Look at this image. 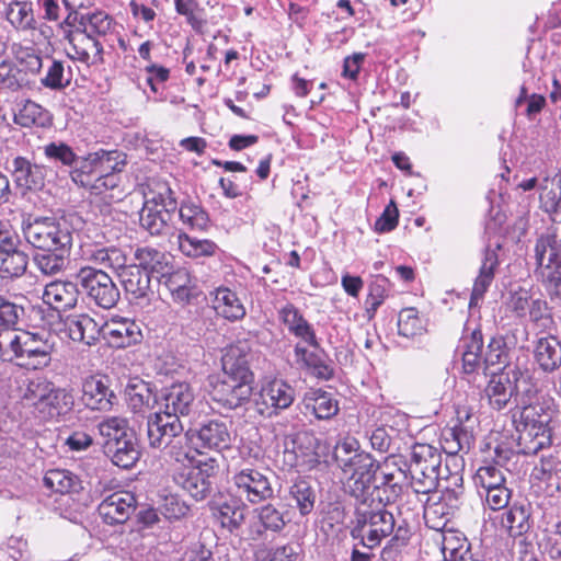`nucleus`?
<instances>
[{"mask_svg": "<svg viewBox=\"0 0 561 561\" xmlns=\"http://www.w3.org/2000/svg\"><path fill=\"white\" fill-rule=\"evenodd\" d=\"M530 388L523 390L518 407L511 408L512 423L517 433L518 453L533 456L552 443L550 423L553 410L547 402L533 401Z\"/></svg>", "mask_w": 561, "mask_h": 561, "instance_id": "1", "label": "nucleus"}, {"mask_svg": "<svg viewBox=\"0 0 561 561\" xmlns=\"http://www.w3.org/2000/svg\"><path fill=\"white\" fill-rule=\"evenodd\" d=\"M385 506L369 504L355 508L350 535L353 540H358L365 549L379 547L382 539L393 535L397 530L394 516Z\"/></svg>", "mask_w": 561, "mask_h": 561, "instance_id": "2", "label": "nucleus"}, {"mask_svg": "<svg viewBox=\"0 0 561 561\" xmlns=\"http://www.w3.org/2000/svg\"><path fill=\"white\" fill-rule=\"evenodd\" d=\"M22 232L26 242L39 251L72 248V231L64 218L30 215L22 221Z\"/></svg>", "mask_w": 561, "mask_h": 561, "instance_id": "3", "label": "nucleus"}, {"mask_svg": "<svg viewBox=\"0 0 561 561\" xmlns=\"http://www.w3.org/2000/svg\"><path fill=\"white\" fill-rule=\"evenodd\" d=\"M9 336V346L18 366L36 370L50 365L55 344L50 342L49 334L21 331Z\"/></svg>", "mask_w": 561, "mask_h": 561, "instance_id": "4", "label": "nucleus"}, {"mask_svg": "<svg viewBox=\"0 0 561 561\" xmlns=\"http://www.w3.org/2000/svg\"><path fill=\"white\" fill-rule=\"evenodd\" d=\"M554 239L541 234L536 239L534 257L535 276L551 299L561 298V252L553 248Z\"/></svg>", "mask_w": 561, "mask_h": 561, "instance_id": "5", "label": "nucleus"}, {"mask_svg": "<svg viewBox=\"0 0 561 561\" xmlns=\"http://www.w3.org/2000/svg\"><path fill=\"white\" fill-rule=\"evenodd\" d=\"M440 454L431 445L415 444L411 462H407L405 473L410 474L417 493L435 490L442 476Z\"/></svg>", "mask_w": 561, "mask_h": 561, "instance_id": "6", "label": "nucleus"}, {"mask_svg": "<svg viewBox=\"0 0 561 561\" xmlns=\"http://www.w3.org/2000/svg\"><path fill=\"white\" fill-rule=\"evenodd\" d=\"M75 278L80 284L81 294L96 307L108 310L121 299V291L112 277L101 268L90 265L80 267Z\"/></svg>", "mask_w": 561, "mask_h": 561, "instance_id": "7", "label": "nucleus"}, {"mask_svg": "<svg viewBox=\"0 0 561 561\" xmlns=\"http://www.w3.org/2000/svg\"><path fill=\"white\" fill-rule=\"evenodd\" d=\"M407 460L402 456H389L377 472L373 504L387 505L396 502L408 481Z\"/></svg>", "mask_w": 561, "mask_h": 561, "instance_id": "8", "label": "nucleus"}, {"mask_svg": "<svg viewBox=\"0 0 561 561\" xmlns=\"http://www.w3.org/2000/svg\"><path fill=\"white\" fill-rule=\"evenodd\" d=\"M218 470L219 463L213 457L191 460L190 467L175 477V482L194 500L203 501L211 494Z\"/></svg>", "mask_w": 561, "mask_h": 561, "instance_id": "9", "label": "nucleus"}, {"mask_svg": "<svg viewBox=\"0 0 561 561\" xmlns=\"http://www.w3.org/2000/svg\"><path fill=\"white\" fill-rule=\"evenodd\" d=\"M42 58L34 51H25L16 61L2 59L0 61V90L15 92L31 88L36 75L42 69Z\"/></svg>", "mask_w": 561, "mask_h": 561, "instance_id": "10", "label": "nucleus"}, {"mask_svg": "<svg viewBox=\"0 0 561 561\" xmlns=\"http://www.w3.org/2000/svg\"><path fill=\"white\" fill-rule=\"evenodd\" d=\"M522 373L517 368L510 371L493 374L485 388L489 403L493 410L502 411L512 402L518 407L522 400L520 385L528 386L525 380H520Z\"/></svg>", "mask_w": 561, "mask_h": 561, "instance_id": "11", "label": "nucleus"}, {"mask_svg": "<svg viewBox=\"0 0 561 561\" xmlns=\"http://www.w3.org/2000/svg\"><path fill=\"white\" fill-rule=\"evenodd\" d=\"M209 386L210 399L226 410H237L252 401V381L217 376Z\"/></svg>", "mask_w": 561, "mask_h": 561, "instance_id": "12", "label": "nucleus"}, {"mask_svg": "<svg viewBox=\"0 0 561 561\" xmlns=\"http://www.w3.org/2000/svg\"><path fill=\"white\" fill-rule=\"evenodd\" d=\"M271 476L257 469L244 468L232 477L237 494L250 504H259L274 497Z\"/></svg>", "mask_w": 561, "mask_h": 561, "instance_id": "13", "label": "nucleus"}, {"mask_svg": "<svg viewBox=\"0 0 561 561\" xmlns=\"http://www.w3.org/2000/svg\"><path fill=\"white\" fill-rule=\"evenodd\" d=\"M380 463L369 455L364 457L355 468H352L345 488L351 496L358 503V506L373 504L375 483Z\"/></svg>", "mask_w": 561, "mask_h": 561, "instance_id": "14", "label": "nucleus"}, {"mask_svg": "<svg viewBox=\"0 0 561 561\" xmlns=\"http://www.w3.org/2000/svg\"><path fill=\"white\" fill-rule=\"evenodd\" d=\"M294 400V388L283 380L275 379L261 388L260 392L253 398V404L260 415L272 417L279 410L289 408Z\"/></svg>", "mask_w": 561, "mask_h": 561, "instance_id": "15", "label": "nucleus"}, {"mask_svg": "<svg viewBox=\"0 0 561 561\" xmlns=\"http://www.w3.org/2000/svg\"><path fill=\"white\" fill-rule=\"evenodd\" d=\"M196 394L191 383L173 382L161 390L160 411L178 417L188 416L196 408Z\"/></svg>", "mask_w": 561, "mask_h": 561, "instance_id": "16", "label": "nucleus"}, {"mask_svg": "<svg viewBox=\"0 0 561 561\" xmlns=\"http://www.w3.org/2000/svg\"><path fill=\"white\" fill-rule=\"evenodd\" d=\"M209 508L221 527L231 534L238 531L245 522L247 504L237 492L219 493L209 501Z\"/></svg>", "mask_w": 561, "mask_h": 561, "instance_id": "17", "label": "nucleus"}, {"mask_svg": "<svg viewBox=\"0 0 561 561\" xmlns=\"http://www.w3.org/2000/svg\"><path fill=\"white\" fill-rule=\"evenodd\" d=\"M187 437H191V442L197 439V446L217 453L230 448L232 443L229 424L220 419L206 420L197 427L188 428Z\"/></svg>", "mask_w": 561, "mask_h": 561, "instance_id": "18", "label": "nucleus"}, {"mask_svg": "<svg viewBox=\"0 0 561 561\" xmlns=\"http://www.w3.org/2000/svg\"><path fill=\"white\" fill-rule=\"evenodd\" d=\"M252 358L253 354L247 341H238L228 346L221 357V376L254 382V374L250 368Z\"/></svg>", "mask_w": 561, "mask_h": 561, "instance_id": "19", "label": "nucleus"}, {"mask_svg": "<svg viewBox=\"0 0 561 561\" xmlns=\"http://www.w3.org/2000/svg\"><path fill=\"white\" fill-rule=\"evenodd\" d=\"M184 426L180 419L157 411L147 417V438L151 448L159 449L171 444L172 438L182 434Z\"/></svg>", "mask_w": 561, "mask_h": 561, "instance_id": "20", "label": "nucleus"}, {"mask_svg": "<svg viewBox=\"0 0 561 561\" xmlns=\"http://www.w3.org/2000/svg\"><path fill=\"white\" fill-rule=\"evenodd\" d=\"M103 337L113 348H127L142 341L140 325L131 319L113 317L104 325Z\"/></svg>", "mask_w": 561, "mask_h": 561, "instance_id": "21", "label": "nucleus"}, {"mask_svg": "<svg viewBox=\"0 0 561 561\" xmlns=\"http://www.w3.org/2000/svg\"><path fill=\"white\" fill-rule=\"evenodd\" d=\"M82 404L94 411H110L117 402V396L110 388L106 376H90L82 383Z\"/></svg>", "mask_w": 561, "mask_h": 561, "instance_id": "22", "label": "nucleus"}, {"mask_svg": "<svg viewBox=\"0 0 561 561\" xmlns=\"http://www.w3.org/2000/svg\"><path fill=\"white\" fill-rule=\"evenodd\" d=\"M81 295L80 284L72 279L54 280L47 284L43 293V301L57 311H68L77 307Z\"/></svg>", "mask_w": 561, "mask_h": 561, "instance_id": "23", "label": "nucleus"}, {"mask_svg": "<svg viewBox=\"0 0 561 561\" xmlns=\"http://www.w3.org/2000/svg\"><path fill=\"white\" fill-rule=\"evenodd\" d=\"M125 396L128 407L134 413L145 414L157 404L160 405V396L156 383L139 377L129 378L125 386Z\"/></svg>", "mask_w": 561, "mask_h": 561, "instance_id": "24", "label": "nucleus"}, {"mask_svg": "<svg viewBox=\"0 0 561 561\" xmlns=\"http://www.w3.org/2000/svg\"><path fill=\"white\" fill-rule=\"evenodd\" d=\"M136 499L127 491L114 492L104 499L99 507V515L107 525L126 523L136 511Z\"/></svg>", "mask_w": 561, "mask_h": 561, "instance_id": "25", "label": "nucleus"}, {"mask_svg": "<svg viewBox=\"0 0 561 561\" xmlns=\"http://www.w3.org/2000/svg\"><path fill=\"white\" fill-rule=\"evenodd\" d=\"M502 249V244L496 242L494 245L488 244L483 252V260L479 268V274L474 279L472 291L469 300V308L479 306V301L483 299L485 293L494 280L495 270L499 266L497 251Z\"/></svg>", "mask_w": 561, "mask_h": 561, "instance_id": "26", "label": "nucleus"}, {"mask_svg": "<svg viewBox=\"0 0 561 561\" xmlns=\"http://www.w3.org/2000/svg\"><path fill=\"white\" fill-rule=\"evenodd\" d=\"M294 353L299 367L307 370L311 376L321 380H330L334 376L332 360L320 346L309 351L305 346L297 344Z\"/></svg>", "mask_w": 561, "mask_h": 561, "instance_id": "27", "label": "nucleus"}, {"mask_svg": "<svg viewBox=\"0 0 561 561\" xmlns=\"http://www.w3.org/2000/svg\"><path fill=\"white\" fill-rule=\"evenodd\" d=\"M15 185L23 191H37L45 184V168L25 157H15L11 163Z\"/></svg>", "mask_w": 561, "mask_h": 561, "instance_id": "28", "label": "nucleus"}, {"mask_svg": "<svg viewBox=\"0 0 561 561\" xmlns=\"http://www.w3.org/2000/svg\"><path fill=\"white\" fill-rule=\"evenodd\" d=\"M174 213L160 206L154 201L146 199L139 211L140 227L151 236H164L171 230Z\"/></svg>", "mask_w": 561, "mask_h": 561, "instance_id": "29", "label": "nucleus"}, {"mask_svg": "<svg viewBox=\"0 0 561 561\" xmlns=\"http://www.w3.org/2000/svg\"><path fill=\"white\" fill-rule=\"evenodd\" d=\"M209 295L213 297L211 307L217 316L230 322L239 321L245 317V307L236 291L220 286L210 291Z\"/></svg>", "mask_w": 561, "mask_h": 561, "instance_id": "30", "label": "nucleus"}, {"mask_svg": "<svg viewBox=\"0 0 561 561\" xmlns=\"http://www.w3.org/2000/svg\"><path fill=\"white\" fill-rule=\"evenodd\" d=\"M66 37L72 45L73 58L87 65L103 62V46L96 35L89 32H68Z\"/></svg>", "mask_w": 561, "mask_h": 561, "instance_id": "31", "label": "nucleus"}, {"mask_svg": "<svg viewBox=\"0 0 561 561\" xmlns=\"http://www.w3.org/2000/svg\"><path fill=\"white\" fill-rule=\"evenodd\" d=\"M65 328L68 336L73 342H80L88 346L94 345L101 335V329L98 322L87 313L70 314L65 321Z\"/></svg>", "mask_w": 561, "mask_h": 561, "instance_id": "32", "label": "nucleus"}, {"mask_svg": "<svg viewBox=\"0 0 561 561\" xmlns=\"http://www.w3.org/2000/svg\"><path fill=\"white\" fill-rule=\"evenodd\" d=\"M121 283L131 299H149L153 294L151 289V275L134 264H125L118 272Z\"/></svg>", "mask_w": 561, "mask_h": 561, "instance_id": "33", "label": "nucleus"}, {"mask_svg": "<svg viewBox=\"0 0 561 561\" xmlns=\"http://www.w3.org/2000/svg\"><path fill=\"white\" fill-rule=\"evenodd\" d=\"M123 438L117 443H105L104 453L113 465L122 469H130L140 458V446L136 434H129V437Z\"/></svg>", "mask_w": 561, "mask_h": 561, "instance_id": "34", "label": "nucleus"}, {"mask_svg": "<svg viewBox=\"0 0 561 561\" xmlns=\"http://www.w3.org/2000/svg\"><path fill=\"white\" fill-rule=\"evenodd\" d=\"M279 318L289 333L301 339L313 348L319 347L314 329L293 304H287L279 310Z\"/></svg>", "mask_w": 561, "mask_h": 561, "instance_id": "35", "label": "nucleus"}, {"mask_svg": "<svg viewBox=\"0 0 561 561\" xmlns=\"http://www.w3.org/2000/svg\"><path fill=\"white\" fill-rule=\"evenodd\" d=\"M73 408L75 396L72 390L56 386L38 411L49 419L65 421L73 411Z\"/></svg>", "mask_w": 561, "mask_h": 561, "instance_id": "36", "label": "nucleus"}, {"mask_svg": "<svg viewBox=\"0 0 561 561\" xmlns=\"http://www.w3.org/2000/svg\"><path fill=\"white\" fill-rule=\"evenodd\" d=\"M305 413L318 420H330L339 412V402L332 393L318 389L307 392L304 398Z\"/></svg>", "mask_w": 561, "mask_h": 561, "instance_id": "37", "label": "nucleus"}, {"mask_svg": "<svg viewBox=\"0 0 561 561\" xmlns=\"http://www.w3.org/2000/svg\"><path fill=\"white\" fill-rule=\"evenodd\" d=\"M137 267L146 271L149 275L159 278L170 268V256L151 247L137 248L134 252Z\"/></svg>", "mask_w": 561, "mask_h": 561, "instance_id": "38", "label": "nucleus"}, {"mask_svg": "<svg viewBox=\"0 0 561 561\" xmlns=\"http://www.w3.org/2000/svg\"><path fill=\"white\" fill-rule=\"evenodd\" d=\"M535 359L545 373H553L561 366V342L553 335L540 337L535 346Z\"/></svg>", "mask_w": 561, "mask_h": 561, "instance_id": "39", "label": "nucleus"}, {"mask_svg": "<svg viewBox=\"0 0 561 561\" xmlns=\"http://www.w3.org/2000/svg\"><path fill=\"white\" fill-rule=\"evenodd\" d=\"M433 513L439 515L431 527L443 533L444 561H456V548L449 547L451 541L456 539V523L453 520L454 513L446 510L444 504H438Z\"/></svg>", "mask_w": 561, "mask_h": 561, "instance_id": "40", "label": "nucleus"}, {"mask_svg": "<svg viewBox=\"0 0 561 561\" xmlns=\"http://www.w3.org/2000/svg\"><path fill=\"white\" fill-rule=\"evenodd\" d=\"M285 455L290 466L298 465V458H309L316 455L318 439L308 432H298L285 438Z\"/></svg>", "mask_w": 561, "mask_h": 561, "instance_id": "41", "label": "nucleus"}, {"mask_svg": "<svg viewBox=\"0 0 561 561\" xmlns=\"http://www.w3.org/2000/svg\"><path fill=\"white\" fill-rule=\"evenodd\" d=\"M260 526L273 534H279L290 522L289 513L282 504L265 503L254 510Z\"/></svg>", "mask_w": 561, "mask_h": 561, "instance_id": "42", "label": "nucleus"}, {"mask_svg": "<svg viewBox=\"0 0 561 561\" xmlns=\"http://www.w3.org/2000/svg\"><path fill=\"white\" fill-rule=\"evenodd\" d=\"M47 489L60 494H76L83 490L81 479L67 469H49L43 478Z\"/></svg>", "mask_w": 561, "mask_h": 561, "instance_id": "43", "label": "nucleus"}, {"mask_svg": "<svg viewBox=\"0 0 561 561\" xmlns=\"http://www.w3.org/2000/svg\"><path fill=\"white\" fill-rule=\"evenodd\" d=\"M28 255L15 247H4L0 250V277L12 279L22 276L27 268Z\"/></svg>", "mask_w": 561, "mask_h": 561, "instance_id": "44", "label": "nucleus"}, {"mask_svg": "<svg viewBox=\"0 0 561 561\" xmlns=\"http://www.w3.org/2000/svg\"><path fill=\"white\" fill-rule=\"evenodd\" d=\"M71 248H55L36 253L33 256L34 264L42 274L54 276L62 272L68 263Z\"/></svg>", "mask_w": 561, "mask_h": 561, "instance_id": "45", "label": "nucleus"}, {"mask_svg": "<svg viewBox=\"0 0 561 561\" xmlns=\"http://www.w3.org/2000/svg\"><path fill=\"white\" fill-rule=\"evenodd\" d=\"M479 419L470 407H458V453H468L474 445Z\"/></svg>", "mask_w": 561, "mask_h": 561, "instance_id": "46", "label": "nucleus"}, {"mask_svg": "<svg viewBox=\"0 0 561 561\" xmlns=\"http://www.w3.org/2000/svg\"><path fill=\"white\" fill-rule=\"evenodd\" d=\"M289 499L295 502L301 516L309 515L316 505L317 492L311 481L298 478L289 486Z\"/></svg>", "mask_w": 561, "mask_h": 561, "instance_id": "47", "label": "nucleus"}, {"mask_svg": "<svg viewBox=\"0 0 561 561\" xmlns=\"http://www.w3.org/2000/svg\"><path fill=\"white\" fill-rule=\"evenodd\" d=\"M358 442L355 438L344 439L339 442L333 451V458L337 467L344 472L348 473L352 468H355V463L359 462L364 457H368L369 454L359 451Z\"/></svg>", "mask_w": 561, "mask_h": 561, "instance_id": "48", "label": "nucleus"}, {"mask_svg": "<svg viewBox=\"0 0 561 561\" xmlns=\"http://www.w3.org/2000/svg\"><path fill=\"white\" fill-rule=\"evenodd\" d=\"M178 209L181 221L190 229L203 231L209 226V215L201 204L187 199Z\"/></svg>", "mask_w": 561, "mask_h": 561, "instance_id": "49", "label": "nucleus"}, {"mask_svg": "<svg viewBox=\"0 0 561 561\" xmlns=\"http://www.w3.org/2000/svg\"><path fill=\"white\" fill-rule=\"evenodd\" d=\"M95 152L85 157H77L70 172L72 181L84 188H90L95 176H98V161H94Z\"/></svg>", "mask_w": 561, "mask_h": 561, "instance_id": "50", "label": "nucleus"}, {"mask_svg": "<svg viewBox=\"0 0 561 561\" xmlns=\"http://www.w3.org/2000/svg\"><path fill=\"white\" fill-rule=\"evenodd\" d=\"M530 513L525 505L513 504L504 514L502 524L507 528L511 537H519L530 529Z\"/></svg>", "mask_w": 561, "mask_h": 561, "instance_id": "51", "label": "nucleus"}, {"mask_svg": "<svg viewBox=\"0 0 561 561\" xmlns=\"http://www.w3.org/2000/svg\"><path fill=\"white\" fill-rule=\"evenodd\" d=\"M179 248L188 257L211 256L218 249L217 244L208 239H197L186 233L179 234Z\"/></svg>", "mask_w": 561, "mask_h": 561, "instance_id": "52", "label": "nucleus"}, {"mask_svg": "<svg viewBox=\"0 0 561 561\" xmlns=\"http://www.w3.org/2000/svg\"><path fill=\"white\" fill-rule=\"evenodd\" d=\"M94 161H98V175L119 174L127 164V154L121 150L96 151Z\"/></svg>", "mask_w": 561, "mask_h": 561, "instance_id": "53", "label": "nucleus"}, {"mask_svg": "<svg viewBox=\"0 0 561 561\" xmlns=\"http://www.w3.org/2000/svg\"><path fill=\"white\" fill-rule=\"evenodd\" d=\"M7 19L16 28L34 30L36 27L31 2L14 1L10 3L7 10Z\"/></svg>", "mask_w": 561, "mask_h": 561, "instance_id": "54", "label": "nucleus"}, {"mask_svg": "<svg viewBox=\"0 0 561 561\" xmlns=\"http://www.w3.org/2000/svg\"><path fill=\"white\" fill-rule=\"evenodd\" d=\"M398 333L407 339H413L425 331L423 320L415 308H404L398 316Z\"/></svg>", "mask_w": 561, "mask_h": 561, "instance_id": "55", "label": "nucleus"}, {"mask_svg": "<svg viewBox=\"0 0 561 561\" xmlns=\"http://www.w3.org/2000/svg\"><path fill=\"white\" fill-rule=\"evenodd\" d=\"M410 536L411 533L408 524L405 522H403V524H399L396 533L382 548L380 558L383 561H397L400 557L401 550L409 543Z\"/></svg>", "mask_w": 561, "mask_h": 561, "instance_id": "56", "label": "nucleus"}, {"mask_svg": "<svg viewBox=\"0 0 561 561\" xmlns=\"http://www.w3.org/2000/svg\"><path fill=\"white\" fill-rule=\"evenodd\" d=\"M56 385L48 380L46 377H35L28 380L24 399L31 401L33 405L39 410V408L46 401V398L54 391Z\"/></svg>", "mask_w": 561, "mask_h": 561, "instance_id": "57", "label": "nucleus"}, {"mask_svg": "<svg viewBox=\"0 0 561 561\" xmlns=\"http://www.w3.org/2000/svg\"><path fill=\"white\" fill-rule=\"evenodd\" d=\"M389 279L385 276H377L368 286V296L365 301L368 319L374 318L377 309L387 297Z\"/></svg>", "mask_w": 561, "mask_h": 561, "instance_id": "58", "label": "nucleus"}, {"mask_svg": "<svg viewBox=\"0 0 561 561\" xmlns=\"http://www.w3.org/2000/svg\"><path fill=\"white\" fill-rule=\"evenodd\" d=\"M15 122L23 127L45 126L49 122V114L39 104L27 101L15 116Z\"/></svg>", "mask_w": 561, "mask_h": 561, "instance_id": "59", "label": "nucleus"}, {"mask_svg": "<svg viewBox=\"0 0 561 561\" xmlns=\"http://www.w3.org/2000/svg\"><path fill=\"white\" fill-rule=\"evenodd\" d=\"M91 259L96 264L118 272H121L127 261L124 251L114 245L95 249L91 254Z\"/></svg>", "mask_w": 561, "mask_h": 561, "instance_id": "60", "label": "nucleus"}, {"mask_svg": "<svg viewBox=\"0 0 561 561\" xmlns=\"http://www.w3.org/2000/svg\"><path fill=\"white\" fill-rule=\"evenodd\" d=\"M99 431L106 437L105 443H117L129 437V434H136L128 427L127 421L119 417H108L99 424Z\"/></svg>", "mask_w": 561, "mask_h": 561, "instance_id": "61", "label": "nucleus"}, {"mask_svg": "<svg viewBox=\"0 0 561 561\" xmlns=\"http://www.w3.org/2000/svg\"><path fill=\"white\" fill-rule=\"evenodd\" d=\"M99 431L106 437L105 443H117L129 437V434H136L128 427L127 421L119 417H108L99 424Z\"/></svg>", "mask_w": 561, "mask_h": 561, "instance_id": "62", "label": "nucleus"}, {"mask_svg": "<svg viewBox=\"0 0 561 561\" xmlns=\"http://www.w3.org/2000/svg\"><path fill=\"white\" fill-rule=\"evenodd\" d=\"M533 300L534 298L530 291L518 286L517 288L508 291L506 306L516 318L526 319Z\"/></svg>", "mask_w": 561, "mask_h": 561, "instance_id": "63", "label": "nucleus"}, {"mask_svg": "<svg viewBox=\"0 0 561 561\" xmlns=\"http://www.w3.org/2000/svg\"><path fill=\"white\" fill-rule=\"evenodd\" d=\"M527 317L536 327L542 330H550L553 324L548 302L543 299L533 300Z\"/></svg>", "mask_w": 561, "mask_h": 561, "instance_id": "64", "label": "nucleus"}]
</instances>
